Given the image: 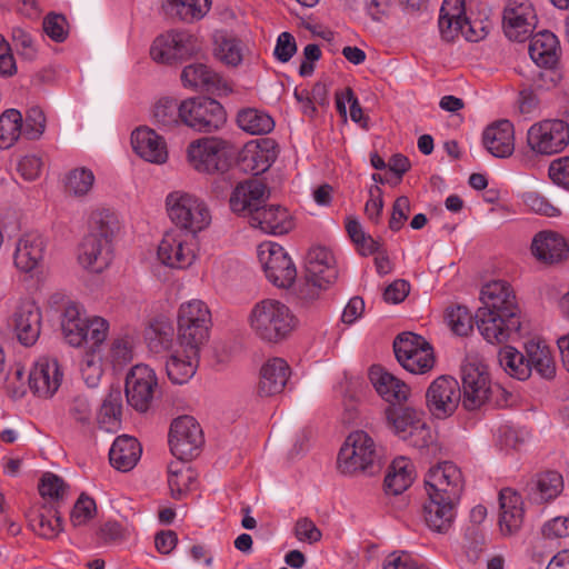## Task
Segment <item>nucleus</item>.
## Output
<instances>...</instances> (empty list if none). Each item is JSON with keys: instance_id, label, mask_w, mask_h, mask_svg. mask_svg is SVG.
I'll return each instance as SVG.
<instances>
[{"instance_id": "obj_19", "label": "nucleus", "mask_w": 569, "mask_h": 569, "mask_svg": "<svg viewBox=\"0 0 569 569\" xmlns=\"http://www.w3.org/2000/svg\"><path fill=\"white\" fill-rule=\"evenodd\" d=\"M537 14L530 0H508L502 16V28L507 38L522 42L533 32Z\"/></svg>"}, {"instance_id": "obj_61", "label": "nucleus", "mask_w": 569, "mask_h": 569, "mask_svg": "<svg viewBox=\"0 0 569 569\" xmlns=\"http://www.w3.org/2000/svg\"><path fill=\"white\" fill-rule=\"evenodd\" d=\"M32 528L39 536L51 539L62 530L61 519L54 515H39L32 521Z\"/></svg>"}, {"instance_id": "obj_34", "label": "nucleus", "mask_w": 569, "mask_h": 569, "mask_svg": "<svg viewBox=\"0 0 569 569\" xmlns=\"http://www.w3.org/2000/svg\"><path fill=\"white\" fill-rule=\"evenodd\" d=\"M485 148L497 158H507L515 150L513 124L509 120H500L487 127L482 134Z\"/></svg>"}, {"instance_id": "obj_3", "label": "nucleus", "mask_w": 569, "mask_h": 569, "mask_svg": "<svg viewBox=\"0 0 569 569\" xmlns=\"http://www.w3.org/2000/svg\"><path fill=\"white\" fill-rule=\"evenodd\" d=\"M380 463L381 453L378 446L362 430L350 433L338 455V469L343 475H373L380 469Z\"/></svg>"}, {"instance_id": "obj_35", "label": "nucleus", "mask_w": 569, "mask_h": 569, "mask_svg": "<svg viewBox=\"0 0 569 569\" xmlns=\"http://www.w3.org/2000/svg\"><path fill=\"white\" fill-rule=\"evenodd\" d=\"M290 367L282 358L267 360L260 370L258 393L261 397H271L280 393L290 377Z\"/></svg>"}, {"instance_id": "obj_6", "label": "nucleus", "mask_w": 569, "mask_h": 569, "mask_svg": "<svg viewBox=\"0 0 569 569\" xmlns=\"http://www.w3.org/2000/svg\"><path fill=\"white\" fill-rule=\"evenodd\" d=\"M171 221L194 236L211 221L210 211L203 200L186 191H172L166 198Z\"/></svg>"}, {"instance_id": "obj_40", "label": "nucleus", "mask_w": 569, "mask_h": 569, "mask_svg": "<svg viewBox=\"0 0 569 569\" xmlns=\"http://www.w3.org/2000/svg\"><path fill=\"white\" fill-rule=\"evenodd\" d=\"M559 52L558 38L550 31H540L530 40L529 56L537 66L555 67L559 59Z\"/></svg>"}, {"instance_id": "obj_64", "label": "nucleus", "mask_w": 569, "mask_h": 569, "mask_svg": "<svg viewBox=\"0 0 569 569\" xmlns=\"http://www.w3.org/2000/svg\"><path fill=\"white\" fill-rule=\"evenodd\" d=\"M549 177L556 184L569 190V157L553 160L549 166Z\"/></svg>"}, {"instance_id": "obj_17", "label": "nucleus", "mask_w": 569, "mask_h": 569, "mask_svg": "<svg viewBox=\"0 0 569 569\" xmlns=\"http://www.w3.org/2000/svg\"><path fill=\"white\" fill-rule=\"evenodd\" d=\"M199 50L198 40L188 31H169L157 37L151 46V58L160 63L183 60Z\"/></svg>"}, {"instance_id": "obj_48", "label": "nucleus", "mask_w": 569, "mask_h": 569, "mask_svg": "<svg viewBox=\"0 0 569 569\" xmlns=\"http://www.w3.org/2000/svg\"><path fill=\"white\" fill-rule=\"evenodd\" d=\"M184 87L210 90L219 83V77L209 67L202 63H193L184 67L181 73Z\"/></svg>"}, {"instance_id": "obj_14", "label": "nucleus", "mask_w": 569, "mask_h": 569, "mask_svg": "<svg viewBox=\"0 0 569 569\" xmlns=\"http://www.w3.org/2000/svg\"><path fill=\"white\" fill-rule=\"evenodd\" d=\"M182 122L198 131L211 132L226 121L222 106L210 98H191L181 102Z\"/></svg>"}, {"instance_id": "obj_20", "label": "nucleus", "mask_w": 569, "mask_h": 569, "mask_svg": "<svg viewBox=\"0 0 569 569\" xmlns=\"http://www.w3.org/2000/svg\"><path fill=\"white\" fill-rule=\"evenodd\" d=\"M461 470L450 461L440 462L429 469L425 478L427 495L460 500L463 489Z\"/></svg>"}, {"instance_id": "obj_49", "label": "nucleus", "mask_w": 569, "mask_h": 569, "mask_svg": "<svg viewBox=\"0 0 569 569\" xmlns=\"http://www.w3.org/2000/svg\"><path fill=\"white\" fill-rule=\"evenodd\" d=\"M237 122L242 130L251 134H266L274 127V121L268 113L253 108L239 111Z\"/></svg>"}, {"instance_id": "obj_10", "label": "nucleus", "mask_w": 569, "mask_h": 569, "mask_svg": "<svg viewBox=\"0 0 569 569\" xmlns=\"http://www.w3.org/2000/svg\"><path fill=\"white\" fill-rule=\"evenodd\" d=\"M257 257L267 279L278 288H289L297 269L287 251L277 242L264 241L257 248Z\"/></svg>"}, {"instance_id": "obj_7", "label": "nucleus", "mask_w": 569, "mask_h": 569, "mask_svg": "<svg viewBox=\"0 0 569 569\" xmlns=\"http://www.w3.org/2000/svg\"><path fill=\"white\" fill-rule=\"evenodd\" d=\"M386 418L393 432L415 448H425L432 442L430 427L423 420L422 413L412 408L389 406Z\"/></svg>"}, {"instance_id": "obj_37", "label": "nucleus", "mask_w": 569, "mask_h": 569, "mask_svg": "<svg viewBox=\"0 0 569 569\" xmlns=\"http://www.w3.org/2000/svg\"><path fill=\"white\" fill-rule=\"evenodd\" d=\"M568 246L563 237L553 231L538 232L531 242L533 257L543 263H556L566 258Z\"/></svg>"}, {"instance_id": "obj_42", "label": "nucleus", "mask_w": 569, "mask_h": 569, "mask_svg": "<svg viewBox=\"0 0 569 569\" xmlns=\"http://www.w3.org/2000/svg\"><path fill=\"white\" fill-rule=\"evenodd\" d=\"M141 452L142 449L138 440L123 435L113 441L109 450V460L116 469L129 471L139 461Z\"/></svg>"}, {"instance_id": "obj_1", "label": "nucleus", "mask_w": 569, "mask_h": 569, "mask_svg": "<svg viewBox=\"0 0 569 569\" xmlns=\"http://www.w3.org/2000/svg\"><path fill=\"white\" fill-rule=\"evenodd\" d=\"M120 229L117 214L110 209H98L89 218V231L83 238L78 254L80 266L93 273L106 270L112 259V240Z\"/></svg>"}, {"instance_id": "obj_25", "label": "nucleus", "mask_w": 569, "mask_h": 569, "mask_svg": "<svg viewBox=\"0 0 569 569\" xmlns=\"http://www.w3.org/2000/svg\"><path fill=\"white\" fill-rule=\"evenodd\" d=\"M11 325L21 345H34L40 336V308L31 300L21 301L12 313Z\"/></svg>"}, {"instance_id": "obj_36", "label": "nucleus", "mask_w": 569, "mask_h": 569, "mask_svg": "<svg viewBox=\"0 0 569 569\" xmlns=\"http://www.w3.org/2000/svg\"><path fill=\"white\" fill-rule=\"evenodd\" d=\"M277 158V146L271 139H261L257 143L246 146L241 153L244 170L257 176L267 171Z\"/></svg>"}, {"instance_id": "obj_60", "label": "nucleus", "mask_w": 569, "mask_h": 569, "mask_svg": "<svg viewBox=\"0 0 569 569\" xmlns=\"http://www.w3.org/2000/svg\"><path fill=\"white\" fill-rule=\"evenodd\" d=\"M96 512V503L88 496H80L71 511L70 520L73 526H82L93 517Z\"/></svg>"}, {"instance_id": "obj_39", "label": "nucleus", "mask_w": 569, "mask_h": 569, "mask_svg": "<svg viewBox=\"0 0 569 569\" xmlns=\"http://www.w3.org/2000/svg\"><path fill=\"white\" fill-rule=\"evenodd\" d=\"M500 529L505 533H512L518 530L522 523L523 509L520 495L510 488H505L499 492Z\"/></svg>"}, {"instance_id": "obj_45", "label": "nucleus", "mask_w": 569, "mask_h": 569, "mask_svg": "<svg viewBox=\"0 0 569 569\" xmlns=\"http://www.w3.org/2000/svg\"><path fill=\"white\" fill-rule=\"evenodd\" d=\"M248 51L246 43L231 34H220L216 38V57L229 67H238Z\"/></svg>"}, {"instance_id": "obj_23", "label": "nucleus", "mask_w": 569, "mask_h": 569, "mask_svg": "<svg viewBox=\"0 0 569 569\" xmlns=\"http://www.w3.org/2000/svg\"><path fill=\"white\" fill-rule=\"evenodd\" d=\"M305 266L308 286L325 289L337 279L336 259L326 247L310 248L306 254Z\"/></svg>"}, {"instance_id": "obj_63", "label": "nucleus", "mask_w": 569, "mask_h": 569, "mask_svg": "<svg viewBox=\"0 0 569 569\" xmlns=\"http://www.w3.org/2000/svg\"><path fill=\"white\" fill-rule=\"evenodd\" d=\"M383 569H429L425 565L417 561L407 552H393L389 555L385 562Z\"/></svg>"}, {"instance_id": "obj_29", "label": "nucleus", "mask_w": 569, "mask_h": 569, "mask_svg": "<svg viewBox=\"0 0 569 569\" xmlns=\"http://www.w3.org/2000/svg\"><path fill=\"white\" fill-rule=\"evenodd\" d=\"M134 152L152 163H164L168 159L166 141L150 128H138L131 134Z\"/></svg>"}, {"instance_id": "obj_38", "label": "nucleus", "mask_w": 569, "mask_h": 569, "mask_svg": "<svg viewBox=\"0 0 569 569\" xmlns=\"http://www.w3.org/2000/svg\"><path fill=\"white\" fill-rule=\"evenodd\" d=\"M528 367L530 376L536 373L545 380L556 377L557 366L550 347L545 341L530 340L526 343Z\"/></svg>"}, {"instance_id": "obj_30", "label": "nucleus", "mask_w": 569, "mask_h": 569, "mask_svg": "<svg viewBox=\"0 0 569 569\" xmlns=\"http://www.w3.org/2000/svg\"><path fill=\"white\" fill-rule=\"evenodd\" d=\"M267 196L266 184L258 179L240 182L230 197L233 212L250 217L259 208Z\"/></svg>"}, {"instance_id": "obj_53", "label": "nucleus", "mask_w": 569, "mask_h": 569, "mask_svg": "<svg viewBox=\"0 0 569 569\" xmlns=\"http://www.w3.org/2000/svg\"><path fill=\"white\" fill-rule=\"evenodd\" d=\"M96 177L91 169L86 167L74 168L67 174L66 190L74 197H83L93 188Z\"/></svg>"}, {"instance_id": "obj_33", "label": "nucleus", "mask_w": 569, "mask_h": 569, "mask_svg": "<svg viewBox=\"0 0 569 569\" xmlns=\"http://www.w3.org/2000/svg\"><path fill=\"white\" fill-rule=\"evenodd\" d=\"M369 378L380 397L390 406H399L408 399L409 387L382 367H371Z\"/></svg>"}, {"instance_id": "obj_47", "label": "nucleus", "mask_w": 569, "mask_h": 569, "mask_svg": "<svg viewBox=\"0 0 569 569\" xmlns=\"http://www.w3.org/2000/svg\"><path fill=\"white\" fill-rule=\"evenodd\" d=\"M196 479V471L184 461L179 460L169 465L168 485L174 498L180 499L188 490L192 489Z\"/></svg>"}, {"instance_id": "obj_52", "label": "nucleus", "mask_w": 569, "mask_h": 569, "mask_svg": "<svg viewBox=\"0 0 569 569\" xmlns=\"http://www.w3.org/2000/svg\"><path fill=\"white\" fill-rule=\"evenodd\" d=\"M22 133V116L16 109L4 111L0 117V148L8 149Z\"/></svg>"}, {"instance_id": "obj_58", "label": "nucleus", "mask_w": 569, "mask_h": 569, "mask_svg": "<svg viewBox=\"0 0 569 569\" xmlns=\"http://www.w3.org/2000/svg\"><path fill=\"white\" fill-rule=\"evenodd\" d=\"M11 38L16 50L21 57L28 60L36 57V43L32 36L27 30L16 27L12 29Z\"/></svg>"}, {"instance_id": "obj_15", "label": "nucleus", "mask_w": 569, "mask_h": 569, "mask_svg": "<svg viewBox=\"0 0 569 569\" xmlns=\"http://www.w3.org/2000/svg\"><path fill=\"white\" fill-rule=\"evenodd\" d=\"M169 445L173 456L188 461L199 453L203 445V432L198 421L191 416H181L171 422Z\"/></svg>"}, {"instance_id": "obj_32", "label": "nucleus", "mask_w": 569, "mask_h": 569, "mask_svg": "<svg viewBox=\"0 0 569 569\" xmlns=\"http://www.w3.org/2000/svg\"><path fill=\"white\" fill-rule=\"evenodd\" d=\"M200 349L193 348L189 350V347H182L179 342L166 363V370L169 379L177 385L187 382L196 373L199 363Z\"/></svg>"}, {"instance_id": "obj_27", "label": "nucleus", "mask_w": 569, "mask_h": 569, "mask_svg": "<svg viewBox=\"0 0 569 569\" xmlns=\"http://www.w3.org/2000/svg\"><path fill=\"white\" fill-rule=\"evenodd\" d=\"M47 241L43 236L30 232L23 234L16 247L14 264L26 273L37 271L44 258Z\"/></svg>"}, {"instance_id": "obj_4", "label": "nucleus", "mask_w": 569, "mask_h": 569, "mask_svg": "<svg viewBox=\"0 0 569 569\" xmlns=\"http://www.w3.org/2000/svg\"><path fill=\"white\" fill-rule=\"evenodd\" d=\"M61 330L64 340L72 347L83 343L99 347L108 336L109 323L98 316H84L79 305L69 302L62 312Z\"/></svg>"}, {"instance_id": "obj_21", "label": "nucleus", "mask_w": 569, "mask_h": 569, "mask_svg": "<svg viewBox=\"0 0 569 569\" xmlns=\"http://www.w3.org/2000/svg\"><path fill=\"white\" fill-rule=\"evenodd\" d=\"M157 386V377L152 368L142 363L133 366L126 377L124 390L128 403L138 411H147L153 400Z\"/></svg>"}, {"instance_id": "obj_11", "label": "nucleus", "mask_w": 569, "mask_h": 569, "mask_svg": "<svg viewBox=\"0 0 569 569\" xmlns=\"http://www.w3.org/2000/svg\"><path fill=\"white\" fill-rule=\"evenodd\" d=\"M461 380L462 407L469 411L480 409L493 392L487 367L467 359L461 367Z\"/></svg>"}, {"instance_id": "obj_50", "label": "nucleus", "mask_w": 569, "mask_h": 569, "mask_svg": "<svg viewBox=\"0 0 569 569\" xmlns=\"http://www.w3.org/2000/svg\"><path fill=\"white\" fill-rule=\"evenodd\" d=\"M499 361L505 371L518 380L530 377L527 353L523 355L512 347H505L499 353Z\"/></svg>"}, {"instance_id": "obj_8", "label": "nucleus", "mask_w": 569, "mask_h": 569, "mask_svg": "<svg viewBox=\"0 0 569 569\" xmlns=\"http://www.w3.org/2000/svg\"><path fill=\"white\" fill-rule=\"evenodd\" d=\"M398 362L411 373L422 375L435 366L433 348L421 336L402 332L393 341Z\"/></svg>"}, {"instance_id": "obj_55", "label": "nucleus", "mask_w": 569, "mask_h": 569, "mask_svg": "<svg viewBox=\"0 0 569 569\" xmlns=\"http://www.w3.org/2000/svg\"><path fill=\"white\" fill-rule=\"evenodd\" d=\"M446 320L457 336H467L473 328V318L467 307L456 306L447 310Z\"/></svg>"}, {"instance_id": "obj_2", "label": "nucleus", "mask_w": 569, "mask_h": 569, "mask_svg": "<svg viewBox=\"0 0 569 569\" xmlns=\"http://www.w3.org/2000/svg\"><path fill=\"white\" fill-rule=\"evenodd\" d=\"M248 322L259 339L271 343L284 340L297 326L290 308L277 299L257 302L249 313Z\"/></svg>"}, {"instance_id": "obj_62", "label": "nucleus", "mask_w": 569, "mask_h": 569, "mask_svg": "<svg viewBox=\"0 0 569 569\" xmlns=\"http://www.w3.org/2000/svg\"><path fill=\"white\" fill-rule=\"evenodd\" d=\"M43 30L46 34L56 42H62L66 40L67 20L61 14H48L43 20Z\"/></svg>"}, {"instance_id": "obj_44", "label": "nucleus", "mask_w": 569, "mask_h": 569, "mask_svg": "<svg viewBox=\"0 0 569 569\" xmlns=\"http://www.w3.org/2000/svg\"><path fill=\"white\" fill-rule=\"evenodd\" d=\"M122 392L119 387H112L104 398L98 412V423L101 429L114 432L121 420Z\"/></svg>"}, {"instance_id": "obj_12", "label": "nucleus", "mask_w": 569, "mask_h": 569, "mask_svg": "<svg viewBox=\"0 0 569 569\" xmlns=\"http://www.w3.org/2000/svg\"><path fill=\"white\" fill-rule=\"evenodd\" d=\"M187 158L198 172H223L228 168L227 142L214 137L194 140L188 146Z\"/></svg>"}, {"instance_id": "obj_57", "label": "nucleus", "mask_w": 569, "mask_h": 569, "mask_svg": "<svg viewBox=\"0 0 569 569\" xmlns=\"http://www.w3.org/2000/svg\"><path fill=\"white\" fill-rule=\"evenodd\" d=\"M520 198L523 204L535 213L547 217H557L560 214V210L537 191L522 192Z\"/></svg>"}, {"instance_id": "obj_56", "label": "nucleus", "mask_w": 569, "mask_h": 569, "mask_svg": "<svg viewBox=\"0 0 569 569\" xmlns=\"http://www.w3.org/2000/svg\"><path fill=\"white\" fill-rule=\"evenodd\" d=\"M108 359L114 368H121L133 359V340L129 336L113 339Z\"/></svg>"}, {"instance_id": "obj_51", "label": "nucleus", "mask_w": 569, "mask_h": 569, "mask_svg": "<svg viewBox=\"0 0 569 569\" xmlns=\"http://www.w3.org/2000/svg\"><path fill=\"white\" fill-rule=\"evenodd\" d=\"M168 6L182 21L192 22L208 13L211 0H168Z\"/></svg>"}, {"instance_id": "obj_41", "label": "nucleus", "mask_w": 569, "mask_h": 569, "mask_svg": "<svg viewBox=\"0 0 569 569\" xmlns=\"http://www.w3.org/2000/svg\"><path fill=\"white\" fill-rule=\"evenodd\" d=\"M562 490V476L557 471H546L528 483L527 496L535 503H546L556 499Z\"/></svg>"}, {"instance_id": "obj_13", "label": "nucleus", "mask_w": 569, "mask_h": 569, "mask_svg": "<svg viewBox=\"0 0 569 569\" xmlns=\"http://www.w3.org/2000/svg\"><path fill=\"white\" fill-rule=\"evenodd\" d=\"M530 149L539 154L561 152L569 143V124L563 120H543L532 124L527 133Z\"/></svg>"}, {"instance_id": "obj_9", "label": "nucleus", "mask_w": 569, "mask_h": 569, "mask_svg": "<svg viewBox=\"0 0 569 569\" xmlns=\"http://www.w3.org/2000/svg\"><path fill=\"white\" fill-rule=\"evenodd\" d=\"M438 26L440 34L446 41H452L461 34L466 40L477 42L487 34L486 27L477 28L466 18L463 0H443Z\"/></svg>"}, {"instance_id": "obj_5", "label": "nucleus", "mask_w": 569, "mask_h": 569, "mask_svg": "<svg viewBox=\"0 0 569 569\" xmlns=\"http://www.w3.org/2000/svg\"><path fill=\"white\" fill-rule=\"evenodd\" d=\"M177 342L182 347L201 349L208 341L212 325L208 306L198 299L183 302L178 310Z\"/></svg>"}, {"instance_id": "obj_26", "label": "nucleus", "mask_w": 569, "mask_h": 569, "mask_svg": "<svg viewBox=\"0 0 569 569\" xmlns=\"http://www.w3.org/2000/svg\"><path fill=\"white\" fill-rule=\"evenodd\" d=\"M482 307L506 316L519 317L520 310L513 289L507 281L495 280L486 283L480 292Z\"/></svg>"}, {"instance_id": "obj_46", "label": "nucleus", "mask_w": 569, "mask_h": 569, "mask_svg": "<svg viewBox=\"0 0 569 569\" xmlns=\"http://www.w3.org/2000/svg\"><path fill=\"white\" fill-rule=\"evenodd\" d=\"M149 347L154 352L170 351L176 348L174 328L163 318L156 319L147 330Z\"/></svg>"}, {"instance_id": "obj_22", "label": "nucleus", "mask_w": 569, "mask_h": 569, "mask_svg": "<svg viewBox=\"0 0 569 569\" xmlns=\"http://www.w3.org/2000/svg\"><path fill=\"white\" fill-rule=\"evenodd\" d=\"M475 321L481 336L490 343L506 342L520 329L519 317H509L483 307L477 310Z\"/></svg>"}, {"instance_id": "obj_18", "label": "nucleus", "mask_w": 569, "mask_h": 569, "mask_svg": "<svg viewBox=\"0 0 569 569\" xmlns=\"http://www.w3.org/2000/svg\"><path fill=\"white\" fill-rule=\"evenodd\" d=\"M460 402L462 403L461 388L450 376L438 377L427 389V408L438 419L450 417Z\"/></svg>"}, {"instance_id": "obj_16", "label": "nucleus", "mask_w": 569, "mask_h": 569, "mask_svg": "<svg viewBox=\"0 0 569 569\" xmlns=\"http://www.w3.org/2000/svg\"><path fill=\"white\" fill-rule=\"evenodd\" d=\"M196 249L194 236L183 230H171L164 233L158 246V258L164 266L186 269L193 263Z\"/></svg>"}, {"instance_id": "obj_31", "label": "nucleus", "mask_w": 569, "mask_h": 569, "mask_svg": "<svg viewBox=\"0 0 569 569\" xmlns=\"http://www.w3.org/2000/svg\"><path fill=\"white\" fill-rule=\"evenodd\" d=\"M250 223L266 233L283 234L293 227L292 219L287 209L277 206H260L251 213Z\"/></svg>"}, {"instance_id": "obj_24", "label": "nucleus", "mask_w": 569, "mask_h": 569, "mask_svg": "<svg viewBox=\"0 0 569 569\" xmlns=\"http://www.w3.org/2000/svg\"><path fill=\"white\" fill-rule=\"evenodd\" d=\"M62 369L56 358L41 357L29 375V387L40 398H51L61 386Z\"/></svg>"}, {"instance_id": "obj_59", "label": "nucleus", "mask_w": 569, "mask_h": 569, "mask_svg": "<svg viewBox=\"0 0 569 569\" xmlns=\"http://www.w3.org/2000/svg\"><path fill=\"white\" fill-rule=\"evenodd\" d=\"M81 376L89 388H96L102 377L101 360L96 355H87L80 367Z\"/></svg>"}, {"instance_id": "obj_43", "label": "nucleus", "mask_w": 569, "mask_h": 569, "mask_svg": "<svg viewBox=\"0 0 569 569\" xmlns=\"http://www.w3.org/2000/svg\"><path fill=\"white\" fill-rule=\"evenodd\" d=\"M415 480V467L403 456L393 459L385 477V490L389 495H400L407 490Z\"/></svg>"}, {"instance_id": "obj_28", "label": "nucleus", "mask_w": 569, "mask_h": 569, "mask_svg": "<svg viewBox=\"0 0 569 569\" xmlns=\"http://www.w3.org/2000/svg\"><path fill=\"white\" fill-rule=\"evenodd\" d=\"M423 505V519L426 525L436 532H447L456 518V508L459 500L427 495Z\"/></svg>"}, {"instance_id": "obj_54", "label": "nucleus", "mask_w": 569, "mask_h": 569, "mask_svg": "<svg viewBox=\"0 0 569 569\" xmlns=\"http://www.w3.org/2000/svg\"><path fill=\"white\" fill-rule=\"evenodd\" d=\"M153 118L156 122L163 128L182 122L181 103L173 98H161L153 108Z\"/></svg>"}]
</instances>
